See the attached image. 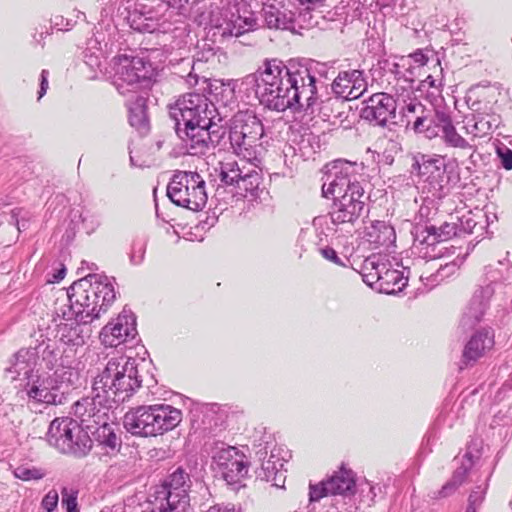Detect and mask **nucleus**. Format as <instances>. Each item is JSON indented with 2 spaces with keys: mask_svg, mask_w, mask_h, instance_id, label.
I'll use <instances>...</instances> for the list:
<instances>
[{
  "mask_svg": "<svg viewBox=\"0 0 512 512\" xmlns=\"http://www.w3.org/2000/svg\"><path fill=\"white\" fill-rule=\"evenodd\" d=\"M325 173L334 176L326 185H322V195L333 197L330 213L334 224L354 223L362 214L365 206V191L357 180H352L355 163L338 159L324 166Z\"/></svg>",
  "mask_w": 512,
  "mask_h": 512,
  "instance_id": "1",
  "label": "nucleus"
},
{
  "mask_svg": "<svg viewBox=\"0 0 512 512\" xmlns=\"http://www.w3.org/2000/svg\"><path fill=\"white\" fill-rule=\"evenodd\" d=\"M70 307L78 321L87 324L106 314L116 299L114 286L106 280L74 282L68 291Z\"/></svg>",
  "mask_w": 512,
  "mask_h": 512,
  "instance_id": "2",
  "label": "nucleus"
},
{
  "mask_svg": "<svg viewBox=\"0 0 512 512\" xmlns=\"http://www.w3.org/2000/svg\"><path fill=\"white\" fill-rule=\"evenodd\" d=\"M181 421V410L168 404H154L128 411L123 425L132 435L156 437L175 429Z\"/></svg>",
  "mask_w": 512,
  "mask_h": 512,
  "instance_id": "3",
  "label": "nucleus"
},
{
  "mask_svg": "<svg viewBox=\"0 0 512 512\" xmlns=\"http://www.w3.org/2000/svg\"><path fill=\"white\" fill-rule=\"evenodd\" d=\"M189 488V475L178 468L162 484L153 487L149 495L151 512H189Z\"/></svg>",
  "mask_w": 512,
  "mask_h": 512,
  "instance_id": "4",
  "label": "nucleus"
},
{
  "mask_svg": "<svg viewBox=\"0 0 512 512\" xmlns=\"http://www.w3.org/2000/svg\"><path fill=\"white\" fill-rule=\"evenodd\" d=\"M264 127L257 116L250 111H240L234 115L229 139L234 152L244 160H257Z\"/></svg>",
  "mask_w": 512,
  "mask_h": 512,
  "instance_id": "5",
  "label": "nucleus"
},
{
  "mask_svg": "<svg viewBox=\"0 0 512 512\" xmlns=\"http://www.w3.org/2000/svg\"><path fill=\"white\" fill-rule=\"evenodd\" d=\"M205 186L197 172L178 171L168 184L167 195L177 206L199 211L207 202Z\"/></svg>",
  "mask_w": 512,
  "mask_h": 512,
  "instance_id": "6",
  "label": "nucleus"
},
{
  "mask_svg": "<svg viewBox=\"0 0 512 512\" xmlns=\"http://www.w3.org/2000/svg\"><path fill=\"white\" fill-rule=\"evenodd\" d=\"M48 441L62 453H72L77 456L86 455L92 447V441L87 433L72 419L56 418L48 430Z\"/></svg>",
  "mask_w": 512,
  "mask_h": 512,
  "instance_id": "7",
  "label": "nucleus"
},
{
  "mask_svg": "<svg viewBox=\"0 0 512 512\" xmlns=\"http://www.w3.org/2000/svg\"><path fill=\"white\" fill-rule=\"evenodd\" d=\"M214 112V105L205 95L199 93L184 94L169 108V114L176 122L178 133L182 131L181 123L183 125L196 122L208 123V119H213Z\"/></svg>",
  "mask_w": 512,
  "mask_h": 512,
  "instance_id": "8",
  "label": "nucleus"
},
{
  "mask_svg": "<svg viewBox=\"0 0 512 512\" xmlns=\"http://www.w3.org/2000/svg\"><path fill=\"white\" fill-rule=\"evenodd\" d=\"M216 469L228 485L240 484L248 475L250 463L238 448L228 446L213 456Z\"/></svg>",
  "mask_w": 512,
  "mask_h": 512,
  "instance_id": "9",
  "label": "nucleus"
},
{
  "mask_svg": "<svg viewBox=\"0 0 512 512\" xmlns=\"http://www.w3.org/2000/svg\"><path fill=\"white\" fill-rule=\"evenodd\" d=\"M92 398L85 397L74 404V415L87 429L95 425L106 424L109 418V411L112 404L116 402L113 398L93 391Z\"/></svg>",
  "mask_w": 512,
  "mask_h": 512,
  "instance_id": "10",
  "label": "nucleus"
},
{
  "mask_svg": "<svg viewBox=\"0 0 512 512\" xmlns=\"http://www.w3.org/2000/svg\"><path fill=\"white\" fill-rule=\"evenodd\" d=\"M136 334L135 319L127 314H119L107 323L100 332V341L105 347H118Z\"/></svg>",
  "mask_w": 512,
  "mask_h": 512,
  "instance_id": "11",
  "label": "nucleus"
},
{
  "mask_svg": "<svg viewBox=\"0 0 512 512\" xmlns=\"http://www.w3.org/2000/svg\"><path fill=\"white\" fill-rule=\"evenodd\" d=\"M396 109V101L391 95L376 93L366 101L361 115L366 120L375 121L378 125L384 126L395 117Z\"/></svg>",
  "mask_w": 512,
  "mask_h": 512,
  "instance_id": "12",
  "label": "nucleus"
},
{
  "mask_svg": "<svg viewBox=\"0 0 512 512\" xmlns=\"http://www.w3.org/2000/svg\"><path fill=\"white\" fill-rule=\"evenodd\" d=\"M292 85H294L293 102L294 109L311 108L316 102L317 88L315 78L307 68L293 72Z\"/></svg>",
  "mask_w": 512,
  "mask_h": 512,
  "instance_id": "13",
  "label": "nucleus"
},
{
  "mask_svg": "<svg viewBox=\"0 0 512 512\" xmlns=\"http://www.w3.org/2000/svg\"><path fill=\"white\" fill-rule=\"evenodd\" d=\"M494 334L488 330L476 332L464 347L462 362L465 365L475 363L494 347Z\"/></svg>",
  "mask_w": 512,
  "mask_h": 512,
  "instance_id": "14",
  "label": "nucleus"
},
{
  "mask_svg": "<svg viewBox=\"0 0 512 512\" xmlns=\"http://www.w3.org/2000/svg\"><path fill=\"white\" fill-rule=\"evenodd\" d=\"M124 357H114L107 362L104 370L94 380L93 391L114 399L115 387L121 371L119 367L123 364Z\"/></svg>",
  "mask_w": 512,
  "mask_h": 512,
  "instance_id": "15",
  "label": "nucleus"
},
{
  "mask_svg": "<svg viewBox=\"0 0 512 512\" xmlns=\"http://www.w3.org/2000/svg\"><path fill=\"white\" fill-rule=\"evenodd\" d=\"M292 74L293 72H290L281 62L275 60L266 62L257 80V88L261 97H263V92H270V89L273 90L282 85V82Z\"/></svg>",
  "mask_w": 512,
  "mask_h": 512,
  "instance_id": "16",
  "label": "nucleus"
},
{
  "mask_svg": "<svg viewBox=\"0 0 512 512\" xmlns=\"http://www.w3.org/2000/svg\"><path fill=\"white\" fill-rule=\"evenodd\" d=\"M119 368L121 371L117 379L114 398L118 396L124 400L140 387L141 381L138 379V370L134 359L124 357L123 364Z\"/></svg>",
  "mask_w": 512,
  "mask_h": 512,
  "instance_id": "17",
  "label": "nucleus"
},
{
  "mask_svg": "<svg viewBox=\"0 0 512 512\" xmlns=\"http://www.w3.org/2000/svg\"><path fill=\"white\" fill-rule=\"evenodd\" d=\"M292 75L288 76L282 85L270 92H263L262 100L266 105L276 111H285L287 109H294L293 94L294 85H292Z\"/></svg>",
  "mask_w": 512,
  "mask_h": 512,
  "instance_id": "18",
  "label": "nucleus"
},
{
  "mask_svg": "<svg viewBox=\"0 0 512 512\" xmlns=\"http://www.w3.org/2000/svg\"><path fill=\"white\" fill-rule=\"evenodd\" d=\"M118 74L127 84H134L149 78L150 65L139 57L125 58L120 65Z\"/></svg>",
  "mask_w": 512,
  "mask_h": 512,
  "instance_id": "19",
  "label": "nucleus"
},
{
  "mask_svg": "<svg viewBox=\"0 0 512 512\" xmlns=\"http://www.w3.org/2000/svg\"><path fill=\"white\" fill-rule=\"evenodd\" d=\"M55 384L56 381L51 376L39 377L28 390V397L36 403L55 404L57 399V394L54 392Z\"/></svg>",
  "mask_w": 512,
  "mask_h": 512,
  "instance_id": "20",
  "label": "nucleus"
},
{
  "mask_svg": "<svg viewBox=\"0 0 512 512\" xmlns=\"http://www.w3.org/2000/svg\"><path fill=\"white\" fill-rule=\"evenodd\" d=\"M211 127L212 119H208V123L196 122L191 125H184L185 140L190 142L191 148L203 149L208 146V142L211 140Z\"/></svg>",
  "mask_w": 512,
  "mask_h": 512,
  "instance_id": "21",
  "label": "nucleus"
},
{
  "mask_svg": "<svg viewBox=\"0 0 512 512\" xmlns=\"http://www.w3.org/2000/svg\"><path fill=\"white\" fill-rule=\"evenodd\" d=\"M128 121L132 127L145 134L149 130L147 114V99L141 96L135 98L129 105Z\"/></svg>",
  "mask_w": 512,
  "mask_h": 512,
  "instance_id": "22",
  "label": "nucleus"
},
{
  "mask_svg": "<svg viewBox=\"0 0 512 512\" xmlns=\"http://www.w3.org/2000/svg\"><path fill=\"white\" fill-rule=\"evenodd\" d=\"M379 271L381 272L378 276L380 278L379 287L386 293H394L406 285L407 279L401 271L391 269L385 263H381Z\"/></svg>",
  "mask_w": 512,
  "mask_h": 512,
  "instance_id": "23",
  "label": "nucleus"
},
{
  "mask_svg": "<svg viewBox=\"0 0 512 512\" xmlns=\"http://www.w3.org/2000/svg\"><path fill=\"white\" fill-rule=\"evenodd\" d=\"M327 481L332 495H344L355 486L352 472L345 469L335 473Z\"/></svg>",
  "mask_w": 512,
  "mask_h": 512,
  "instance_id": "24",
  "label": "nucleus"
},
{
  "mask_svg": "<svg viewBox=\"0 0 512 512\" xmlns=\"http://www.w3.org/2000/svg\"><path fill=\"white\" fill-rule=\"evenodd\" d=\"M261 184V176L257 170H252L243 175L236 186L243 196H254Z\"/></svg>",
  "mask_w": 512,
  "mask_h": 512,
  "instance_id": "25",
  "label": "nucleus"
},
{
  "mask_svg": "<svg viewBox=\"0 0 512 512\" xmlns=\"http://www.w3.org/2000/svg\"><path fill=\"white\" fill-rule=\"evenodd\" d=\"M351 70L341 71L334 79L332 88L333 91L343 99L349 100L352 89Z\"/></svg>",
  "mask_w": 512,
  "mask_h": 512,
  "instance_id": "26",
  "label": "nucleus"
},
{
  "mask_svg": "<svg viewBox=\"0 0 512 512\" xmlns=\"http://www.w3.org/2000/svg\"><path fill=\"white\" fill-rule=\"evenodd\" d=\"M46 475L42 468L38 467H17L14 476L22 481L40 480Z\"/></svg>",
  "mask_w": 512,
  "mask_h": 512,
  "instance_id": "27",
  "label": "nucleus"
},
{
  "mask_svg": "<svg viewBox=\"0 0 512 512\" xmlns=\"http://www.w3.org/2000/svg\"><path fill=\"white\" fill-rule=\"evenodd\" d=\"M443 139L449 146L455 148H466L468 143L457 131L454 125H451L442 130Z\"/></svg>",
  "mask_w": 512,
  "mask_h": 512,
  "instance_id": "28",
  "label": "nucleus"
},
{
  "mask_svg": "<svg viewBox=\"0 0 512 512\" xmlns=\"http://www.w3.org/2000/svg\"><path fill=\"white\" fill-rule=\"evenodd\" d=\"M264 18L267 26L271 29H279L285 26L280 10L272 5L264 9Z\"/></svg>",
  "mask_w": 512,
  "mask_h": 512,
  "instance_id": "29",
  "label": "nucleus"
},
{
  "mask_svg": "<svg viewBox=\"0 0 512 512\" xmlns=\"http://www.w3.org/2000/svg\"><path fill=\"white\" fill-rule=\"evenodd\" d=\"M98 437L103 444L112 449H115L119 445V438L107 422L106 424H100V428L98 429Z\"/></svg>",
  "mask_w": 512,
  "mask_h": 512,
  "instance_id": "30",
  "label": "nucleus"
},
{
  "mask_svg": "<svg viewBox=\"0 0 512 512\" xmlns=\"http://www.w3.org/2000/svg\"><path fill=\"white\" fill-rule=\"evenodd\" d=\"M352 79V92L349 100L359 98L366 90V81L363 77V73L359 70H351Z\"/></svg>",
  "mask_w": 512,
  "mask_h": 512,
  "instance_id": "31",
  "label": "nucleus"
},
{
  "mask_svg": "<svg viewBox=\"0 0 512 512\" xmlns=\"http://www.w3.org/2000/svg\"><path fill=\"white\" fill-rule=\"evenodd\" d=\"M381 267V263H375L374 261L367 260L364 265V274L363 279L364 281L372 285L374 283H380V278H378L379 274L381 273L379 271Z\"/></svg>",
  "mask_w": 512,
  "mask_h": 512,
  "instance_id": "32",
  "label": "nucleus"
},
{
  "mask_svg": "<svg viewBox=\"0 0 512 512\" xmlns=\"http://www.w3.org/2000/svg\"><path fill=\"white\" fill-rule=\"evenodd\" d=\"M147 241L144 238H135L132 243L131 260L135 264H140L145 258Z\"/></svg>",
  "mask_w": 512,
  "mask_h": 512,
  "instance_id": "33",
  "label": "nucleus"
},
{
  "mask_svg": "<svg viewBox=\"0 0 512 512\" xmlns=\"http://www.w3.org/2000/svg\"><path fill=\"white\" fill-rule=\"evenodd\" d=\"M329 485L328 481H322L315 485L309 486V499L311 502H316L321 500L324 497H327L329 495H332V493L329 491Z\"/></svg>",
  "mask_w": 512,
  "mask_h": 512,
  "instance_id": "34",
  "label": "nucleus"
},
{
  "mask_svg": "<svg viewBox=\"0 0 512 512\" xmlns=\"http://www.w3.org/2000/svg\"><path fill=\"white\" fill-rule=\"evenodd\" d=\"M62 505L65 506L67 512H78L77 510V495L78 492L64 487L61 491Z\"/></svg>",
  "mask_w": 512,
  "mask_h": 512,
  "instance_id": "35",
  "label": "nucleus"
},
{
  "mask_svg": "<svg viewBox=\"0 0 512 512\" xmlns=\"http://www.w3.org/2000/svg\"><path fill=\"white\" fill-rule=\"evenodd\" d=\"M243 177L242 171L237 168H230L226 170L225 168L221 171V180L226 185H235L237 186Z\"/></svg>",
  "mask_w": 512,
  "mask_h": 512,
  "instance_id": "36",
  "label": "nucleus"
},
{
  "mask_svg": "<svg viewBox=\"0 0 512 512\" xmlns=\"http://www.w3.org/2000/svg\"><path fill=\"white\" fill-rule=\"evenodd\" d=\"M484 498L485 496L482 490L473 491L468 497V505L465 512H478Z\"/></svg>",
  "mask_w": 512,
  "mask_h": 512,
  "instance_id": "37",
  "label": "nucleus"
},
{
  "mask_svg": "<svg viewBox=\"0 0 512 512\" xmlns=\"http://www.w3.org/2000/svg\"><path fill=\"white\" fill-rule=\"evenodd\" d=\"M433 234L438 238V241H446L456 234V226L454 224L444 223L436 232V228L432 227Z\"/></svg>",
  "mask_w": 512,
  "mask_h": 512,
  "instance_id": "38",
  "label": "nucleus"
},
{
  "mask_svg": "<svg viewBox=\"0 0 512 512\" xmlns=\"http://www.w3.org/2000/svg\"><path fill=\"white\" fill-rule=\"evenodd\" d=\"M58 492L56 490H50L42 499L41 505L47 512H52L58 505Z\"/></svg>",
  "mask_w": 512,
  "mask_h": 512,
  "instance_id": "39",
  "label": "nucleus"
},
{
  "mask_svg": "<svg viewBox=\"0 0 512 512\" xmlns=\"http://www.w3.org/2000/svg\"><path fill=\"white\" fill-rule=\"evenodd\" d=\"M461 485V480H456L455 477L449 482H447L442 489L439 491L440 497H447L451 495L456 489Z\"/></svg>",
  "mask_w": 512,
  "mask_h": 512,
  "instance_id": "40",
  "label": "nucleus"
},
{
  "mask_svg": "<svg viewBox=\"0 0 512 512\" xmlns=\"http://www.w3.org/2000/svg\"><path fill=\"white\" fill-rule=\"evenodd\" d=\"M320 254L326 259L337 265H342L341 259L338 257L337 252L331 247H325L320 250Z\"/></svg>",
  "mask_w": 512,
  "mask_h": 512,
  "instance_id": "41",
  "label": "nucleus"
},
{
  "mask_svg": "<svg viewBox=\"0 0 512 512\" xmlns=\"http://www.w3.org/2000/svg\"><path fill=\"white\" fill-rule=\"evenodd\" d=\"M66 267L63 263H58V267L55 269V272L52 275V278L47 280L48 283H58L64 279L66 275Z\"/></svg>",
  "mask_w": 512,
  "mask_h": 512,
  "instance_id": "42",
  "label": "nucleus"
},
{
  "mask_svg": "<svg viewBox=\"0 0 512 512\" xmlns=\"http://www.w3.org/2000/svg\"><path fill=\"white\" fill-rule=\"evenodd\" d=\"M437 126L442 130L453 125L451 117L444 112H437Z\"/></svg>",
  "mask_w": 512,
  "mask_h": 512,
  "instance_id": "43",
  "label": "nucleus"
},
{
  "mask_svg": "<svg viewBox=\"0 0 512 512\" xmlns=\"http://www.w3.org/2000/svg\"><path fill=\"white\" fill-rule=\"evenodd\" d=\"M48 71L47 70H42L41 72V83H40V90L38 92V99H41L45 93L47 92V89H48Z\"/></svg>",
  "mask_w": 512,
  "mask_h": 512,
  "instance_id": "44",
  "label": "nucleus"
},
{
  "mask_svg": "<svg viewBox=\"0 0 512 512\" xmlns=\"http://www.w3.org/2000/svg\"><path fill=\"white\" fill-rule=\"evenodd\" d=\"M502 165L506 170L512 169V151L507 150L506 153L501 154Z\"/></svg>",
  "mask_w": 512,
  "mask_h": 512,
  "instance_id": "45",
  "label": "nucleus"
},
{
  "mask_svg": "<svg viewBox=\"0 0 512 512\" xmlns=\"http://www.w3.org/2000/svg\"><path fill=\"white\" fill-rule=\"evenodd\" d=\"M426 121V117L424 116H419L417 117V119L415 120V122L413 123V130L416 132V133H421L424 131L423 129V126H424V122Z\"/></svg>",
  "mask_w": 512,
  "mask_h": 512,
  "instance_id": "46",
  "label": "nucleus"
},
{
  "mask_svg": "<svg viewBox=\"0 0 512 512\" xmlns=\"http://www.w3.org/2000/svg\"><path fill=\"white\" fill-rule=\"evenodd\" d=\"M168 5L175 8H182L189 0H166Z\"/></svg>",
  "mask_w": 512,
  "mask_h": 512,
  "instance_id": "47",
  "label": "nucleus"
},
{
  "mask_svg": "<svg viewBox=\"0 0 512 512\" xmlns=\"http://www.w3.org/2000/svg\"><path fill=\"white\" fill-rule=\"evenodd\" d=\"M418 107H422L421 103L411 102V103L407 104L406 110L409 113H415Z\"/></svg>",
  "mask_w": 512,
  "mask_h": 512,
  "instance_id": "48",
  "label": "nucleus"
},
{
  "mask_svg": "<svg viewBox=\"0 0 512 512\" xmlns=\"http://www.w3.org/2000/svg\"><path fill=\"white\" fill-rule=\"evenodd\" d=\"M416 61H418V59ZM419 61L421 62V64H425L427 58L423 54H420Z\"/></svg>",
  "mask_w": 512,
  "mask_h": 512,
  "instance_id": "49",
  "label": "nucleus"
},
{
  "mask_svg": "<svg viewBox=\"0 0 512 512\" xmlns=\"http://www.w3.org/2000/svg\"><path fill=\"white\" fill-rule=\"evenodd\" d=\"M426 81L429 83V85H430L431 87H432V86H434V80L432 79V77H431V76H428V77H427V79H426Z\"/></svg>",
  "mask_w": 512,
  "mask_h": 512,
  "instance_id": "50",
  "label": "nucleus"
},
{
  "mask_svg": "<svg viewBox=\"0 0 512 512\" xmlns=\"http://www.w3.org/2000/svg\"><path fill=\"white\" fill-rule=\"evenodd\" d=\"M95 302H96L97 304H101V302H102V297H97V299L95 300Z\"/></svg>",
  "mask_w": 512,
  "mask_h": 512,
  "instance_id": "51",
  "label": "nucleus"
},
{
  "mask_svg": "<svg viewBox=\"0 0 512 512\" xmlns=\"http://www.w3.org/2000/svg\"><path fill=\"white\" fill-rule=\"evenodd\" d=\"M301 2H303V0H300Z\"/></svg>",
  "mask_w": 512,
  "mask_h": 512,
  "instance_id": "52",
  "label": "nucleus"
}]
</instances>
